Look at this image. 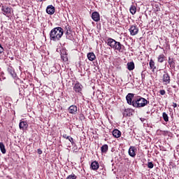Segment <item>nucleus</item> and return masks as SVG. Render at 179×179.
Wrapping results in <instances>:
<instances>
[{
	"instance_id": "obj_26",
	"label": "nucleus",
	"mask_w": 179,
	"mask_h": 179,
	"mask_svg": "<svg viewBox=\"0 0 179 179\" xmlns=\"http://www.w3.org/2000/svg\"><path fill=\"white\" fill-rule=\"evenodd\" d=\"M162 117H163L164 120L165 121V122H169V115H167V113H166V112H164L162 113Z\"/></svg>"
},
{
	"instance_id": "obj_15",
	"label": "nucleus",
	"mask_w": 179,
	"mask_h": 179,
	"mask_svg": "<svg viewBox=\"0 0 179 179\" xmlns=\"http://www.w3.org/2000/svg\"><path fill=\"white\" fill-rule=\"evenodd\" d=\"M27 127H29L27 122H24V121L20 122V123H19L20 129L24 131V129H27Z\"/></svg>"
},
{
	"instance_id": "obj_42",
	"label": "nucleus",
	"mask_w": 179,
	"mask_h": 179,
	"mask_svg": "<svg viewBox=\"0 0 179 179\" xmlns=\"http://www.w3.org/2000/svg\"><path fill=\"white\" fill-rule=\"evenodd\" d=\"M11 59L13 60V57H11Z\"/></svg>"
},
{
	"instance_id": "obj_13",
	"label": "nucleus",
	"mask_w": 179,
	"mask_h": 179,
	"mask_svg": "<svg viewBox=\"0 0 179 179\" xmlns=\"http://www.w3.org/2000/svg\"><path fill=\"white\" fill-rule=\"evenodd\" d=\"M136 148L134 146H131L129 149V155L131 157H135L136 156V153L135 152Z\"/></svg>"
},
{
	"instance_id": "obj_21",
	"label": "nucleus",
	"mask_w": 179,
	"mask_h": 179,
	"mask_svg": "<svg viewBox=\"0 0 179 179\" xmlns=\"http://www.w3.org/2000/svg\"><path fill=\"white\" fill-rule=\"evenodd\" d=\"M164 59H166V56H164V54L159 55L157 58L158 62H160V64L164 62Z\"/></svg>"
},
{
	"instance_id": "obj_16",
	"label": "nucleus",
	"mask_w": 179,
	"mask_h": 179,
	"mask_svg": "<svg viewBox=\"0 0 179 179\" xmlns=\"http://www.w3.org/2000/svg\"><path fill=\"white\" fill-rule=\"evenodd\" d=\"M7 71L8 73H10V75L12 76V78H16L17 75H16V73L15 72V69H13V67L9 66L7 69Z\"/></svg>"
},
{
	"instance_id": "obj_24",
	"label": "nucleus",
	"mask_w": 179,
	"mask_h": 179,
	"mask_svg": "<svg viewBox=\"0 0 179 179\" xmlns=\"http://www.w3.org/2000/svg\"><path fill=\"white\" fill-rule=\"evenodd\" d=\"M149 64L150 69H152V71H155V69H156V66L155 65V61H153V59L150 60Z\"/></svg>"
},
{
	"instance_id": "obj_43",
	"label": "nucleus",
	"mask_w": 179,
	"mask_h": 179,
	"mask_svg": "<svg viewBox=\"0 0 179 179\" xmlns=\"http://www.w3.org/2000/svg\"><path fill=\"white\" fill-rule=\"evenodd\" d=\"M106 1H109V0H106Z\"/></svg>"
},
{
	"instance_id": "obj_12",
	"label": "nucleus",
	"mask_w": 179,
	"mask_h": 179,
	"mask_svg": "<svg viewBox=\"0 0 179 179\" xmlns=\"http://www.w3.org/2000/svg\"><path fill=\"white\" fill-rule=\"evenodd\" d=\"M168 64L171 69H176V60H174V58L169 57Z\"/></svg>"
},
{
	"instance_id": "obj_1",
	"label": "nucleus",
	"mask_w": 179,
	"mask_h": 179,
	"mask_svg": "<svg viewBox=\"0 0 179 179\" xmlns=\"http://www.w3.org/2000/svg\"><path fill=\"white\" fill-rule=\"evenodd\" d=\"M64 36V29L62 27H55L50 31V38L52 41H59Z\"/></svg>"
},
{
	"instance_id": "obj_40",
	"label": "nucleus",
	"mask_w": 179,
	"mask_h": 179,
	"mask_svg": "<svg viewBox=\"0 0 179 179\" xmlns=\"http://www.w3.org/2000/svg\"><path fill=\"white\" fill-rule=\"evenodd\" d=\"M141 78H145V76H143V71L141 73Z\"/></svg>"
},
{
	"instance_id": "obj_39",
	"label": "nucleus",
	"mask_w": 179,
	"mask_h": 179,
	"mask_svg": "<svg viewBox=\"0 0 179 179\" xmlns=\"http://www.w3.org/2000/svg\"><path fill=\"white\" fill-rule=\"evenodd\" d=\"M173 107H174V108H176V107H177V103H173Z\"/></svg>"
},
{
	"instance_id": "obj_22",
	"label": "nucleus",
	"mask_w": 179,
	"mask_h": 179,
	"mask_svg": "<svg viewBox=\"0 0 179 179\" xmlns=\"http://www.w3.org/2000/svg\"><path fill=\"white\" fill-rule=\"evenodd\" d=\"M72 31H66V38L67 40H72L73 38V36H72Z\"/></svg>"
},
{
	"instance_id": "obj_28",
	"label": "nucleus",
	"mask_w": 179,
	"mask_h": 179,
	"mask_svg": "<svg viewBox=\"0 0 179 179\" xmlns=\"http://www.w3.org/2000/svg\"><path fill=\"white\" fill-rule=\"evenodd\" d=\"M61 58L64 62H68V55H61Z\"/></svg>"
},
{
	"instance_id": "obj_7",
	"label": "nucleus",
	"mask_w": 179,
	"mask_h": 179,
	"mask_svg": "<svg viewBox=\"0 0 179 179\" xmlns=\"http://www.w3.org/2000/svg\"><path fill=\"white\" fill-rule=\"evenodd\" d=\"M83 89V85L80 84L79 82H77L73 86V90L76 93H80L82 94V90Z\"/></svg>"
},
{
	"instance_id": "obj_10",
	"label": "nucleus",
	"mask_w": 179,
	"mask_h": 179,
	"mask_svg": "<svg viewBox=\"0 0 179 179\" xmlns=\"http://www.w3.org/2000/svg\"><path fill=\"white\" fill-rule=\"evenodd\" d=\"M92 19L94 20V22H100V14L99 12H93L92 13Z\"/></svg>"
},
{
	"instance_id": "obj_5",
	"label": "nucleus",
	"mask_w": 179,
	"mask_h": 179,
	"mask_svg": "<svg viewBox=\"0 0 179 179\" xmlns=\"http://www.w3.org/2000/svg\"><path fill=\"white\" fill-rule=\"evenodd\" d=\"M162 82L164 85H170V82H171V79L170 78V75L167 72H164L162 76Z\"/></svg>"
},
{
	"instance_id": "obj_34",
	"label": "nucleus",
	"mask_w": 179,
	"mask_h": 179,
	"mask_svg": "<svg viewBox=\"0 0 179 179\" xmlns=\"http://www.w3.org/2000/svg\"><path fill=\"white\" fill-rule=\"evenodd\" d=\"M159 93L162 96H164L166 94V91L164 90H160Z\"/></svg>"
},
{
	"instance_id": "obj_32",
	"label": "nucleus",
	"mask_w": 179,
	"mask_h": 179,
	"mask_svg": "<svg viewBox=\"0 0 179 179\" xmlns=\"http://www.w3.org/2000/svg\"><path fill=\"white\" fill-rule=\"evenodd\" d=\"M148 169H153V167H154L153 163L152 162H148Z\"/></svg>"
},
{
	"instance_id": "obj_33",
	"label": "nucleus",
	"mask_w": 179,
	"mask_h": 179,
	"mask_svg": "<svg viewBox=\"0 0 179 179\" xmlns=\"http://www.w3.org/2000/svg\"><path fill=\"white\" fill-rule=\"evenodd\" d=\"M68 140L69 141V142H71V143L72 144V145H74L75 144V142H73V138H72V137H69V138H68Z\"/></svg>"
},
{
	"instance_id": "obj_29",
	"label": "nucleus",
	"mask_w": 179,
	"mask_h": 179,
	"mask_svg": "<svg viewBox=\"0 0 179 179\" xmlns=\"http://www.w3.org/2000/svg\"><path fill=\"white\" fill-rule=\"evenodd\" d=\"M60 55H68L66 52V49H62L60 51Z\"/></svg>"
},
{
	"instance_id": "obj_17",
	"label": "nucleus",
	"mask_w": 179,
	"mask_h": 179,
	"mask_svg": "<svg viewBox=\"0 0 179 179\" xmlns=\"http://www.w3.org/2000/svg\"><path fill=\"white\" fill-rule=\"evenodd\" d=\"M99 167H100V165L99 164V162H97V161H94L91 163L92 170H99Z\"/></svg>"
},
{
	"instance_id": "obj_2",
	"label": "nucleus",
	"mask_w": 179,
	"mask_h": 179,
	"mask_svg": "<svg viewBox=\"0 0 179 179\" xmlns=\"http://www.w3.org/2000/svg\"><path fill=\"white\" fill-rule=\"evenodd\" d=\"M106 43L107 45L111 47L113 50H116V51H119V52H124L125 51V46L124 45L111 38H108Z\"/></svg>"
},
{
	"instance_id": "obj_6",
	"label": "nucleus",
	"mask_w": 179,
	"mask_h": 179,
	"mask_svg": "<svg viewBox=\"0 0 179 179\" xmlns=\"http://www.w3.org/2000/svg\"><path fill=\"white\" fill-rule=\"evenodd\" d=\"M134 96H135V94H132V93H129V94L126 96L127 102L130 106H134V103H135V99L133 100Z\"/></svg>"
},
{
	"instance_id": "obj_23",
	"label": "nucleus",
	"mask_w": 179,
	"mask_h": 179,
	"mask_svg": "<svg viewBox=\"0 0 179 179\" xmlns=\"http://www.w3.org/2000/svg\"><path fill=\"white\" fill-rule=\"evenodd\" d=\"M101 153H106V152H108V145L107 144H104L101 148Z\"/></svg>"
},
{
	"instance_id": "obj_35",
	"label": "nucleus",
	"mask_w": 179,
	"mask_h": 179,
	"mask_svg": "<svg viewBox=\"0 0 179 179\" xmlns=\"http://www.w3.org/2000/svg\"><path fill=\"white\" fill-rule=\"evenodd\" d=\"M4 50H3V47H2V45L0 44V54H2V52H3Z\"/></svg>"
},
{
	"instance_id": "obj_18",
	"label": "nucleus",
	"mask_w": 179,
	"mask_h": 179,
	"mask_svg": "<svg viewBox=\"0 0 179 179\" xmlns=\"http://www.w3.org/2000/svg\"><path fill=\"white\" fill-rule=\"evenodd\" d=\"M127 69H129V71H134L135 69V63H134V62H128Z\"/></svg>"
},
{
	"instance_id": "obj_9",
	"label": "nucleus",
	"mask_w": 179,
	"mask_h": 179,
	"mask_svg": "<svg viewBox=\"0 0 179 179\" xmlns=\"http://www.w3.org/2000/svg\"><path fill=\"white\" fill-rule=\"evenodd\" d=\"M46 13L48 15H54L55 13V7L52 5H49L46 8Z\"/></svg>"
},
{
	"instance_id": "obj_20",
	"label": "nucleus",
	"mask_w": 179,
	"mask_h": 179,
	"mask_svg": "<svg viewBox=\"0 0 179 179\" xmlns=\"http://www.w3.org/2000/svg\"><path fill=\"white\" fill-rule=\"evenodd\" d=\"M87 58L90 61H94L96 59V55L94 52H89L87 54Z\"/></svg>"
},
{
	"instance_id": "obj_4",
	"label": "nucleus",
	"mask_w": 179,
	"mask_h": 179,
	"mask_svg": "<svg viewBox=\"0 0 179 179\" xmlns=\"http://www.w3.org/2000/svg\"><path fill=\"white\" fill-rule=\"evenodd\" d=\"M130 36H136L139 33V27L136 25H131L129 29Z\"/></svg>"
},
{
	"instance_id": "obj_36",
	"label": "nucleus",
	"mask_w": 179,
	"mask_h": 179,
	"mask_svg": "<svg viewBox=\"0 0 179 179\" xmlns=\"http://www.w3.org/2000/svg\"><path fill=\"white\" fill-rule=\"evenodd\" d=\"M37 152H38V155H42L43 154V150H41V149H38Z\"/></svg>"
},
{
	"instance_id": "obj_3",
	"label": "nucleus",
	"mask_w": 179,
	"mask_h": 179,
	"mask_svg": "<svg viewBox=\"0 0 179 179\" xmlns=\"http://www.w3.org/2000/svg\"><path fill=\"white\" fill-rule=\"evenodd\" d=\"M149 104V101L146 100V99L142 96H137L135 99V102L133 103V107L136 108H141L142 107H145Z\"/></svg>"
},
{
	"instance_id": "obj_14",
	"label": "nucleus",
	"mask_w": 179,
	"mask_h": 179,
	"mask_svg": "<svg viewBox=\"0 0 179 179\" xmlns=\"http://www.w3.org/2000/svg\"><path fill=\"white\" fill-rule=\"evenodd\" d=\"M134 110L131 108L125 109L123 112V117H131Z\"/></svg>"
},
{
	"instance_id": "obj_8",
	"label": "nucleus",
	"mask_w": 179,
	"mask_h": 179,
	"mask_svg": "<svg viewBox=\"0 0 179 179\" xmlns=\"http://www.w3.org/2000/svg\"><path fill=\"white\" fill-rule=\"evenodd\" d=\"M1 10L3 12V14L5 15L6 16L8 15H10L12 13V8L6 6H2Z\"/></svg>"
},
{
	"instance_id": "obj_38",
	"label": "nucleus",
	"mask_w": 179,
	"mask_h": 179,
	"mask_svg": "<svg viewBox=\"0 0 179 179\" xmlns=\"http://www.w3.org/2000/svg\"><path fill=\"white\" fill-rule=\"evenodd\" d=\"M140 120H141V122H143L145 120V118H141Z\"/></svg>"
},
{
	"instance_id": "obj_19",
	"label": "nucleus",
	"mask_w": 179,
	"mask_h": 179,
	"mask_svg": "<svg viewBox=\"0 0 179 179\" xmlns=\"http://www.w3.org/2000/svg\"><path fill=\"white\" fill-rule=\"evenodd\" d=\"M112 134L114 138H120V136H121V131L118 129H114Z\"/></svg>"
},
{
	"instance_id": "obj_30",
	"label": "nucleus",
	"mask_w": 179,
	"mask_h": 179,
	"mask_svg": "<svg viewBox=\"0 0 179 179\" xmlns=\"http://www.w3.org/2000/svg\"><path fill=\"white\" fill-rule=\"evenodd\" d=\"M77 177L75 174H71V175H69L66 179H76Z\"/></svg>"
},
{
	"instance_id": "obj_11",
	"label": "nucleus",
	"mask_w": 179,
	"mask_h": 179,
	"mask_svg": "<svg viewBox=\"0 0 179 179\" xmlns=\"http://www.w3.org/2000/svg\"><path fill=\"white\" fill-rule=\"evenodd\" d=\"M69 113L73 115L76 114V113H78V106H76V105H71L69 108Z\"/></svg>"
},
{
	"instance_id": "obj_27",
	"label": "nucleus",
	"mask_w": 179,
	"mask_h": 179,
	"mask_svg": "<svg viewBox=\"0 0 179 179\" xmlns=\"http://www.w3.org/2000/svg\"><path fill=\"white\" fill-rule=\"evenodd\" d=\"M129 10L131 15H135V13H136V7H135V6H131Z\"/></svg>"
},
{
	"instance_id": "obj_25",
	"label": "nucleus",
	"mask_w": 179,
	"mask_h": 179,
	"mask_svg": "<svg viewBox=\"0 0 179 179\" xmlns=\"http://www.w3.org/2000/svg\"><path fill=\"white\" fill-rule=\"evenodd\" d=\"M0 150L3 155H5V153H6V150L5 149V145H3V143H0Z\"/></svg>"
},
{
	"instance_id": "obj_31",
	"label": "nucleus",
	"mask_w": 179,
	"mask_h": 179,
	"mask_svg": "<svg viewBox=\"0 0 179 179\" xmlns=\"http://www.w3.org/2000/svg\"><path fill=\"white\" fill-rule=\"evenodd\" d=\"M65 30H66V31H72V30L71 29V26H69V24H67L65 27Z\"/></svg>"
},
{
	"instance_id": "obj_37",
	"label": "nucleus",
	"mask_w": 179,
	"mask_h": 179,
	"mask_svg": "<svg viewBox=\"0 0 179 179\" xmlns=\"http://www.w3.org/2000/svg\"><path fill=\"white\" fill-rule=\"evenodd\" d=\"M69 137H70V136H68V135H66V134H64V135H63V138H64V139H69Z\"/></svg>"
},
{
	"instance_id": "obj_41",
	"label": "nucleus",
	"mask_w": 179,
	"mask_h": 179,
	"mask_svg": "<svg viewBox=\"0 0 179 179\" xmlns=\"http://www.w3.org/2000/svg\"><path fill=\"white\" fill-rule=\"evenodd\" d=\"M40 2H44V1H47V0H38Z\"/></svg>"
}]
</instances>
